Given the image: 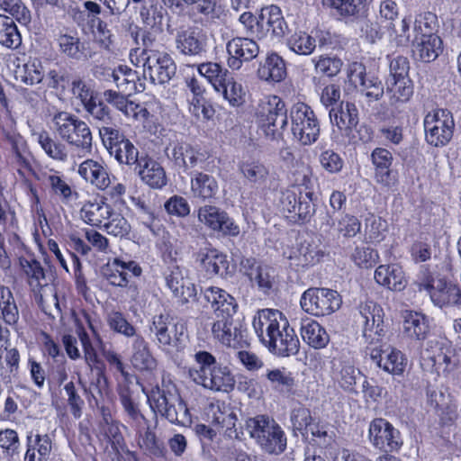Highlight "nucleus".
Segmentation results:
<instances>
[{
    "mask_svg": "<svg viewBox=\"0 0 461 461\" xmlns=\"http://www.w3.org/2000/svg\"><path fill=\"white\" fill-rule=\"evenodd\" d=\"M368 437L375 447L387 455L397 451L402 445L400 431L382 418L370 422Z\"/></svg>",
    "mask_w": 461,
    "mask_h": 461,
    "instance_id": "16",
    "label": "nucleus"
},
{
    "mask_svg": "<svg viewBox=\"0 0 461 461\" xmlns=\"http://www.w3.org/2000/svg\"><path fill=\"white\" fill-rule=\"evenodd\" d=\"M313 193L299 185H294L281 193L280 206L284 212L294 213L299 220L308 221L315 212Z\"/></svg>",
    "mask_w": 461,
    "mask_h": 461,
    "instance_id": "13",
    "label": "nucleus"
},
{
    "mask_svg": "<svg viewBox=\"0 0 461 461\" xmlns=\"http://www.w3.org/2000/svg\"><path fill=\"white\" fill-rule=\"evenodd\" d=\"M315 62V71L318 74L332 77L337 76L343 65L342 60L335 56H320Z\"/></svg>",
    "mask_w": 461,
    "mask_h": 461,
    "instance_id": "63",
    "label": "nucleus"
},
{
    "mask_svg": "<svg viewBox=\"0 0 461 461\" xmlns=\"http://www.w3.org/2000/svg\"><path fill=\"white\" fill-rule=\"evenodd\" d=\"M200 298L197 303H201L203 299L208 303H211L214 311L215 317L231 312H236L238 304L234 297L229 294L226 291L218 287H207L203 294L198 297Z\"/></svg>",
    "mask_w": 461,
    "mask_h": 461,
    "instance_id": "31",
    "label": "nucleus"
},
{
    "mask_svg": "<svg viewBox=\"0 0 461 461\" xmlns=\"http://www.w3.org/2000/svg\"><path fill=\"white\" fill-rule=\"evenodd\" d=\"M109 328L119 334H122L127 338H135L139 336L136 333V329L131 324L125 316L120 312H112L107 315L106 318Z\"/></svg>",
    "mask_w": 461,
    "mask_h": 461,
    "instance_id": "57",
    "label": "nucleus"
},
{
    "mask_svg": "<svg viewBox=\"0 0 461 461\" xmlns=\"http://www.w3.org/2000/svg\"><path fill=\"white\" fill-rule=\"evenodd\" d=\"M451 350L439 348L437 353H425L421 356L420 366L424 371L439 374L446 372L456 365Z\"/></svg>",
    "mask_w": 461,
    "mask_h": 461,
    "instance_id": "35",
    "label": "nucleus"
},
{
    "mask_svg": "<svg viewBox=\"0 0 461 461\" xmlns=\"http://www.w3.org/2000/svg\"><path fill=\"white\" fill-rule=\"evenodd\" d=\"M429 330V321L425 315L411 312L404 316L403 332L410 339L422 340L427 337Z\"/></svg>",
    "mask_w": 461,
    "mask_h": 461,
    "instance_id": "46",
    "label": "nucleus"
},
{
    "mask_svg": "<svg viewBox=\"0 0 461 461\" xmlns=\"http://www.w3.org/2000/svg\"><path fill=\"white\" fill-rule=\"evenodd\" d=\"M372 164L375 167V178L378 184L386 187L397 182V173L391 169L393 161L392 153L384 148H375L371 152Z\"/></svg>",
    "mask_w": 461,
    "mask_h": 461,
    "instance_id": "27",
    "label": "nucleus"
},
{
    "mask_svg": "<svg viewBox=\"0 0 461 461\" xmlns=\"http://www.w3.org/2000/svg\"><path fill=\"white\" fill-rule=\"evenodd\" d=\"M414 93V84L411 79H386L385 94L388 96L389 104L397 107L411 100Z\"/></svg>",
    "mask_w": 461,
    "mask_h": 461,
    "instance_id": "37",
    "label": "nucleus"
},
{
    "mask_svg": "<svg viewBox=\"0 0 461 461\" xmlns=\"http://www.w3.org/2000/svg\"><path fill=\"white\" fill-rule=\"evenodd\" d=\"M148 401L155 413H159L170 423L186 426L191 422L189 410L171 382H163L161 388L152 390Z\"/></svg>",
    "mask_w": 461,
    "mask_h": 461,
    "instance_id": "1",
    "label": "nucleus"
},
{
    "mask_svg": "<svg viewBox=\"0 0 461 461\" xmlns=\"http://www.w3.org/2000/svg\"><path fill=\"white\" fill-rule=\"evenodd\" d=\"M175 45L182 55L202 58L207 51L208 36L199 27L181 26L176 30Z\"/></svg>",
    "mask_w": 461,
    "mask_h": 461,
    "instance_id": "15",
    "label": "nucleus"
},
{
    "mask_svg": "<svg viewBox=\"0 0 461 461\" xmlns=\"http://www.w3.org/2000/svg\"><path fill=\"white\" fill-rule=\"evenodd\" d=\"M194 359L198 369H190L189 375L194 383L213 391L229 392L235 381L227 366L217 364L216 358L207 351H198Z\"/></svg>",
    "mask_w": 461,
    "mask_h": 461,
    "instance_id": "2",
    "label": "nucleus"
},
{
    "mask_svg": "<svg viewBox=\"0 0 461 461\" xmlns=\"http://www.w3.org/2000/svg\"><path fill=\"white\" fill-rule=\"evenodd\" d=\"M84 109L90 117V123L98 130L101 140L120 130L104 100L95 99Z\"/></svg>",
    "mask_w": 461,
    "mask_h": 461,
    "instance_id": "23",
    "label": "nucleus"
},
{
    "mask_svg": "<svg viewBox=\"0 0 461 461\" xmlns=\"http://www.w3.org/2000/svg\"><path fill=\"white\" fill-rule=\"evenodd\" d=\"M258 77L266 81L280 82L286 76V67L284 59L276 53H270L263 65L258 68Z\"/></svg>",
    "mask_w": 461,
    "mask_h": 461,
    "instance_id": "42",
    "label": "nucleus"
},
{
    "mask_svg": "<svg viewBox=\"0 0 461 461\" xmlns=\"http://www.w3.org/2000/svg\"><path fill=\"white\" fill-rule=\"evenodd\" d=\"M120 402L125 413L131 420V425L135 426L136 429L140 431L142 425L148 423V420L140 412L138 404L132 400L128 390H123L120 393Z\"/></svg>",
    "mask_w": 461,
    "mask_h": 461,
    "instance_id": "55",
    "label": "nucleus"
},
{
    "mask_svg": "<svg viewBox=\"0 0 461 461\" xmlns=\"http://www.w3.org/2000/svg\"><path fill=\"white\" fill-rule=\"evenodd\" d=\"M167 12L158 0H149L140 8V17L145 28L163 32V20Z\"/></svg>",
    "mask_w": 461,
    "mask_h": 461,
    "instance_id": "39",
    "label": "nucleus"
},
{
    "mask_svg": "<svg viewBox=\"0 0 461 461\" xmlns=\"http://www.w3.org/2000/svg\"><path fill=\"white\" fill-rule=\"evenodd\" d=\"M51 439L49 435L27 436V450L24 461H48L51 452Z\"/></svg>",
    "mask_w": 461,
    "mask_h": 461,
    "instance_id": "40",
    "label": "nucleus"
},
{
    "mask_svg": "<svg viewBox=\"0 0 461 461\" xmlns=\"http://www.w3.org/2000/svg\"><path fill=\"white\" fill-rule=\"evenodd\" d=\"M133 171L151 188L159 189L167 185V179L163 167L148 154L140 156Z\"/></svg>",
    "mask_w": 461,
    "mask_h": 461,
    "instance_id": "25",
    "label": "nucleus"
},
{
    "mask_svg": "<svg viewBox=\"0 0 461 461\" xmlns=\"http://www.w3.org/2000/svg\"><path fill=\"white\" fill-rule=\"evenodd\" d=\"M287 30V23L278 6L270 5L261 9L259 14L258 39L267 36L281 39L285 35Z\"/></svg>",
    "mask_w": 461,
    "mask_h": 461,
    "instance_id": "22",
    "label": "nucleus"
},
{
    "mask_svg": "<svg viewBox=\"0 0 461 461\" xmlns=\"http://www.w3.org/2000/svg\"><path fill=\"white\" fill-rule=\"evenodd\" d=\"M38 143L44 152L52 159L58 161H66L68 158V149L60 140L53 139L46 131L38 133Z\"/></svg>",
    "mask_w": 461,
    "mask_h": 461,
    "instance_id": "49",
    "label": "nucleus"
},
{
    "mask_svg": "<svg viewBox=\"0 0 461 461\" xmlns=\"http://www.w3.org/2000/svg\"><path fill=\"white\" fill-rule=\"evenodd\" d=\"M59 50L68 59L82 60L86 58L84 43L76 35L60 34L58 39Z\"/></svg>",
    "mask_w": 461,
    "mask_h": 461,
    "instance_id": "48",
    "label": "nucleus"
},
{
    "mask_svg": "<svg viewBox=\"0 0 461 461\" xmlns=\"http://www.w3.org/2000/svg\"><path fill=\"white\" fill-rule=\"evenodd\" d=\"M300 330L303 341L313 348H323L330 341L326 330L314 320L302 319Z\"/></svg>",
    "mask_w": 461,
    "mask_h": 461,
    "instance_id": "36",
    "label": "nucleus"
},
{
    "mask_svg": "<svg viewBox=\"0 0 461 461\" xmlns=\"http://www.w3.org/2000/svg\"><path fill=\"white\" fill-rule=\"evenodd\" d=\"M130 95H125L124 93L112 89L105 90L103 93L104 100L106 104L113 105L126 116H135L137 113L136 110L139 105L132 101L128 100V96Z\"/></svg>",
    "mask_w": 461,
    "mask_h": 461,
    "instance_id": "53",
    "label": "nucleus"
},
{
    "mask_svg": "<svg viewBox=\"0 0 461 461\" xmlns=\"http://www.w3.org/2000/svg\"><path fill=\"white\" fill-rule=\"evenodd\" d=\"M442 51V41L436 34L423 35L414 45L413 53L423 62L435 60Z\"/></svg>",
    "mask_w": 461,
    "mask_h": 461,
    "instance_id": "43",
    "label": "nucleus"
},
{
    "mask_svg": "<svg viewBox=\"0 0 461 461\" xmlns=\"http://www.w3.org/2000/svg\"><path fill=\"white\" fill-rule=\"evenodd\" d=\"M375 279L389 290L400 292L407 285L404 272L398 265H381L375 271Z\"/></svg>",
    "mask_w": 461,
    "mask_h": 461,
    "instance_id": "32",
    "label": "nucleus"
},
{
    "mask_svg": "<svg viewBox=\"0 0 461 461\" xmlns=\"http://www.w3.org/2000/svg\"><path fill=\"white\" fill-rule=\"evenodd\" d=\"M209 410L212 413V423L225 429L228 436L231 437L232 433L236 432L237 421V416L233 410L224 402L211 403Z\"/></svg>",
    "mask_w": 461,
    "mask_h": 461,
    "instance_id": "44",
    "label": "nucleus"
},
{
    "mask_svg": "<svg viewBox=\"0 0 461 461\" xmlns=\"http://www.w3.org/2000/svg\"><path fill=\"white\" fill-rule=\"evenodd\" d=\"M454 128L453 115L447 110L438 109L424 118L426 140L434 147L447 145L453 137Z\"/></svg>",
    "mask_w": 461,
    "mask_h": 461,
    "instance_id": "11",
    "label": "nucleus"
},
{
    "mask_svg": "<svg viewBox=\"0 0 461 461\" xmlns=\"http://www.w3.org/2000/svg\"><path fill=\"white\" fill-rule=\"evenodd\" d=\"M0 43L9 49H17L22 37L13 18L0 14Z\"/></svg>",
    "mask_w": 461,
    "mask_h": 461,
    "instance_id": "51",
    "label": "nucleus"
},
{
    "mask_svg": "<svg viewBox=\"0 0 461 461\" xmlns=\"http://www.w3.org/2000/svg\"><path fill=\"white\" fill-rule=\"evenodd\" d=\"M419 290L427 291L433 303L439 307L461 304V290L452 282L439 278L434 285V279L429 273H425L418 284Z\"/></svg>",
    "mask_w": 461,
    "mask_h": 461,
    "instance_id": "14",
    "label": "nucleus"
},
{
    "mask_svg": "<svg viewBox=\"0 0 461 461\" xmlns=\"http://www.w3.org/2000/svg\"><path fill=\"white\" fill-rule=\"evenodd\" d=\"M245 428L267 453L279 455L285 450V434L274 419L267 415H257L246 420Z\"/></svg>",
    "mask_w": 461,
    "mask_h": 461,
    "instance_id": "4",
    "label": "nucleus"
},
{
    "mask_svg": "<svg viewBox=\"0 0 461 461\" xmlns=\"http://www.w3.org/2000/svg\"><path fill=\"white\" fill-rule=\"evenodd\" d=\"M257 118L260 129L270 140L283 139L288 126L287 108L277 95H269L260 101Z\"/></svg>",
    "mask_w": 461,
    "mask_h": 461,
    "instance_id": "5",
    "label": "nucleus"
},
{
    "mask_svg": "<svg viewBox=\"0 0 461 461\" xmlns=\"http://www.w3.org/2000/svg\"><path fill=\"white\" fill-rule=\"evenodd\" d=\"M79 175L87 182L99 189H106L110 185V178L106 170L96 161L86 159L78 168Z\"/></svg>",
    "mask_w": 461,
    "mask_h": 461,
    "instance_id": "41",
    "label": "nucleus"
},
{
    "mask_svg": "<svg viewBox=\"0 0 461 461\" xmlns=\"http://www.w3.org/2000/svg\"><path fill=\"white\" fill-rule=\"evenodd\" d=\"M102 142L110 156L113 157L119 164L135 168L141 155L138 148L120 130L115 131L113 135L103 138Z\"/></svg>",
    "mask_w": 461,
    "mask_h": 461,
    "instance_id": "17",
    "label": "nucleus"
},
{
    "mask_svg": "<svg viewBox=\"0 0 461 461\" xmlns=\"http://www.w3.org/2000/svg\"><path fill=\"white\" fill-rule=\"evenodd\" d=\"M226 50L229 54L228 67L233 70L240 69L243 62L254 59L259 53L258 44L247 37L231 39L227 42Z\"/></svg>",
    "mask_w": 461,
    "mask_h": 461,
    "instance_id": "19",
    "label": "nucleus"
},
{
    "mask_svg": "<svg viewBox=\"0 0 461 461\" xmlns=\"http://www.w3.org/2000/svg\"><path fill=\"white\" fill-rule=\"evenodd\" d=\"M362 318V338L367 345L376 346L386 334L383 308L373 301H366L359 305Z\"/></svg>",
    "mask_w": 461,
    "mask_h": 461,
    "instance_id": "12",
    "label": "nucleus"
},
{
    "mask_svg": "<svg viewBox=\"0 0 461 461\" xmlns=\"http://www.w3.org/2000/svg\"><path fill=\"white\" fill-rule=\"evenodd\" d=\"M20 265L26 275L28 285L34 294L36 301L41 303L43 300L41 292L49 284V277L43 267L34 258H20Z\"/></svg>",
    "mask_w": 461,
    "mask_h": 461,
    "instance_id": "30",
    "label": "nucleus"
},
{
    "mask_svg": "<svg viewBox=\"0 0 461 461\" xmlns=\"http://www.w3.org/2000/svg\"><path fill=\"white\" fill-rule=\"evenodd\" d=\"M198 219L204 225L213 230H218L225 235L237 236L240 228L220 208L212 205H204L198 210Z\"/></svg>",
    "mask_w": 461,
    "mask_h": 461,
    "instance_id": "24",
    "label": "nucleus"
},
{
    "mask_svg": "<svg viewBox=\"0 0 461 461\" xmlns=\"http://www.w3.org/2000/svg\"><path fill=\"white\" fill-rule=\"evenodd\" d=\"M290 420L294 430L300 431L302 435L306 434L312 425L311 411L303 405L294 407L291 411Z\"/></svg>",
    "mask_w": 461,
    "mask_h": 461,
    "instance_id": "59",
    "label": "nucleus"
},
{
    "mask_svg": "<svg viewBox=\"0 0 461 461\" xmlns=\"http://www.w3.org/2000/svg\"><path fill=\"white\" fill-rule=\"evenodd\" d=\"M286 45L293 52L308 56L316 48V39L305 32L296 31L287 38Z\"/></svg>",
    "mask_w": 461,
    "mask_h": 461,
    "instance_id": "50",
    "label": "nucleus"
},
{
    "mask_svg": "<svg viewBox=\"0 0 461 461\" xmlns=\"http://www.w3.org/2000/svg\"><path fill=\"white\" fill-rule=\"evenodd\" d=\"M0 312L4 321L10 326L17 324L19 309L9 287L0 285Z\"/></svg>",
    "mask_w": 461,
    "mask_h": 461,
    "instance_id": "47",
    "label": "nucleus"
},
{
    "mask_svg": "<svg viewBox=\"0 0 461 461\" xmlns=\"http://www.w3.org/2000/svg\"><path fill=\"white\" fill-rule=\"evenodd\" d=\"M165 152L176 167L185 170L196 167L203 160V154L187 142H172L166 148Z\"/></svg>",
    "mask_w": 461,
    "mask_h": 461,
    "instance_id": "26",
    "label": "nucleus"
},
{
    "mask_svg": "<svg viewBox=\"0 0 461 461\" xmlns=\"http://www.w3.org/2000/svg\"><path fill=\"white\" fill-rule=\"evenodd\" d=\"M216 317L212 326V332L221 343L234 348L249 346L248 330L244 319L236 312Z\"/></svg>",
    "mask_w": 461,
    "mask_h": 461,
    "instance_id": "6",
    "label": "nucleus"
},
{
    "mask_svg": "<svg viewBox=\"0 0 461 461\" xmlns=\"http://www.w3.org/2000/svg\"><path fill=\"white\" fill-rule=\"evenodd\" d=\"M142 62L143 77L153 84H166L175 76L176 66L172 57L158 50H142L139 57Z\"/></svg>",
    "mask_w": 461,
    "mask_h": 461,
    "instance_id": "9",
    "label": "nucleus"
},
{
    "mask_svg": "<svg viewBox=\"0 0 461 461\" xmlns=\"http://www.w3.org/2000/svg\"><path fill=\"white\" fill-rule=\"evenodd\" d=\"M131 362L132 366L140 371L153 370L157 366L156 359L152 357L149 344L141 336H136L131 345Z\"/></svg>",
    "mask_w": 461,
    "mask_h": 461,
    "instance_id": "38",
    "label": "nucleus"
},
{
    "mask_svg": "<svg viewBox=\"0 0 461 461\" xmlns=\"http://www.w3.org/2000/svg\"><path fill=\"white\" fill-rule=\"evenodd\" d=\"M286 325L284 314L274 309H261L254 316L252 326L259 340L265 346L279 327Z\"/></svg>",
    "mask_w": 461,
    "mask_h": 461,
    "instance_id": "21",
    "label": "nucleus"
},
{
    "mask_svg": "<svg viewBox=\"0 0 461 461\" xmlns=\"http://www.w3.org/2000/svg\"><path fill=\"white\" fill-rule=\"evenodd\" d=\"M410 23L411 20L403 18L395 21L394 25L386 28L389 37L399 46H405L410 41Z\"/></svg>",
    "mask_w": 461,
    "mask_h": 461,
    "instance_id": "64",
    "label": "nucleus"
},
{
    "mask_svg": "<svg viewBox=\"0 0 461 461\" xmlns=\"http://www.w3.org/2000/svg\"><path fill=\"white\" fill-rule=\"evenodd\" d=\"M292 133L301 144L311 145L320 135V122L313 110L304 103L294 104L290 110Z\"/></svg>",
    "mask_w": 461,
    "mask_h": 461,
    "instance_id": "8",
    "label": "nucleus"
},
{
    "mask_svg": "<svg viewBox=\"0 0 461 461\" xmlns=\"http://www.w3.org/2000/svg\"><path fill=\"white\" fill-rule=\"evenodd\" d=\"M384 357V360L381 366L383 370L394 375L403 373L406 366V358L401 351L392 348L390 352L386 351Z\"/></svg>",
    "mask_w": 461,
    "mask_h": 461,
    "instance_id": "58",
    "label": "nucleus"
},
{
    "mask_svg": "<svg viewBox=\"0 0 461 461\" xmlns=\"http://www.w3.org/2000/svg\"><path fill=\"white\" fill-rule=\"evenodd\" d=\"M165 279L167 287L181 305L199 301L196 287L187 277L185 269L178 266H173L165 274Z\"/></svg>",
    "mask_w": 461,
    "mask_h": 461,
    "instance_id": "18",
    "label": "nucleus"
},
{
    "mask_svg": "<svg viewBox=\"0 0 461 461\" xmlns=\"http://www.w3.org/2000/svg\"><path fill=\"white\" fill-rule=\"evenodd\" d=\"M202 267L209 276H226L229 269L227 256L215 249L201 251L198 255Z\"/></svg>",
    "mask_w": 461,
    "mask_h": 461,
    "instance_id": "33",
    "label": "nucleus"
},
{
    "mask_svg": "<svg viewBox=\"0 0 461 461\" xmlns=\"http://www.w3.org/2000/svg\"><path fill=\"white\" fill-rule=\"evenodd\" d=\"M359 86L360 93L369 101H379L385 93L382 80L375 76L369 75Z\"/></svg>",
    "mask_w": 461,
    "mask_h": 461,
    "instance_id": "61",
    "label": "nucleus"
},
{
    "mask_svg": "<svg viewBox=\"0 0 461 461\" xmlns=\"http://www.w3.org/2000/svg\"><path fill=\"white\" fill-rule=\"evenodd\" d=\"M329 115L332 125L346 135L357 129L359 122L358 110L355 104L349 102H340L336 107L330 108Z\"/></svg>",
    "mask_w": 461,
    "mask_h": 461,
    "instance_id": "28",
    "label": "nucleus"
},
{
    "mask_svg": "<svg viewBox=\"0 0 461 461\" xmlns=\"http://www.w3.org/2000/svg\"><path fill=\"white\" fill-rule=\"evenodd\" d=\"M240 168L244 177L254 185H263L269 174L267 167L258 161L242 163Z\"/></svg>",
    "mask_w": 461,
    "mask_h": 461,
    "instance_id": "56",
    "label": "nucleus"
},
{
    "mask_svg": "<svg viewBox=\"0 0 461 461\" xmlns=\"http://www.w3.org/2000/svg\"><path fill=\"white\" fill-rule=\"evenodd\" d=\"M265 377L272 390L282 396L290 398L297 394L295 377L286 368H268L266 370Z\"/></svg>",
    "mask_w": 461,
    "mask_h": 461,
    "instance_id": "29",
    "label": "nucleus"
},
{
    "mask_svg": "<svg viewBox=\"0 0 461 461\" xmlns=\"http://www.w3.org/2000/svg\"><path fill=\"white\" fill-rule=\"evenodd\" d=\"M266 347L277 357H290L298 353L300 341L294 330L286 320V325L277 329V331L267 340Z\"/></svg>",
    "mask_w": 461,
    "mask_h": 461,
    "instance_id": "20",
    "label": "nucleus"
},
{
    "mask_svg": "<svg viewBox=\"0 0 461 461\" xmlns=\"http://www.w3.org/2000/svg\"><path fill=\"white\" fill-rule=\"evenodd\" d=\"M53 128L61 140L86 156L93 147V135L89 125L78 116L65 111L54 113Z\"/></svg>",
    "mask_w": 461,
    "mask_h": 461,
    "instance_id": "3",
    "label": "nucleus"
},
{
    "mask_svg": "<svg viewBox=\"0 0 461 461\" xmlns=\"http://www.w3.org/2000/svg\"><path fill=\"white\" fill-rule=\"evenodd\" d=\"M0 8L23 24L31 22V12L22 0H0Z\"/></svg>",
    "mask_w": 461,
    "mask_h": 461,
    "instance_id": "60",
    "label": "nucleus"
},
{
    "mask_svg": "<svg viewBox=\"0 0 461 461\" xmlns=\"http://www.w3.org/2000/svg\"><path fill=\"white\" fill-rule=\"evenodd\" d=\"M112 207L104 202H87L81 210L80 216L86 223L92 226H100L104 220L113 216Z\"/></svg>",
    "mask_w": 461,
    "mask_h": 461,
    "instance_id": "45",
    "label": "nucleus"
},
{
    "mask_svg": "<svg viewBox=\"0 0 461 461\" xmlns=\"http://www.w3.org/2000/svg\"><path fill=\"white\" fill-rule=\"evenodd\" d=\"M219 191L218 182L212 175L194 171L191 176V193L194 198L209 200Z\"/></svg>",
    "mask_w": 461,
    "mask_h": 461,
    "instance_id": "34",
    "label": "nucleus"
},
{
    "mask_svg": "<svg viewBox=\"0 0 461 461\" xmlns=\"http://www.w3.org/2000/svg\"><path fill=\"white\" fill-rule=\"evenodd\" d=\"M15 73L17 79L29 86L42 82L45 75L41 61L36 59L18 68Z\"/></svg>",
    "mask_w": 461,
    "mask_h": 461,
    "instance_id": "54",
    "label": "nucleus"
},
{
    "mask_svg": "<svg viewBox=\"0 0 461 461\" xmlns=\"http://www.w3.org/2000/svg\"><path fill=\"white\" fill-rule=\"evenodd\" d=\"M197 70L201 76L204 77L213 86L217 92H220V86L230 76L227 68L215 62L200 64Z\"/></svg>",
    "mask_w": 461,
    "mask_h": 461,
    "instance_id": "52",
    "label": "nucleus"
},
{
    "mask_svg": "<svg viewBox=\"0 0 461 461\" xmlns=\"http://www.w3.org/2000/svg\"><path fill=\"white\" fill-rule=\"evenodd\" d=\"M249 280L257 284L261 292L268 294L275 282L274 269L267 265H258Z\"/></svg>",
    "mask_w": 461,
    "mask_h": 461,
    "instance_id": "62",
    "label": "nucleus"
},
{
    "mask_svg": "<svg viewBox=\"0 0 461 461\" xmlns=\"http://www.w3.org/2000/svg\"><path fill=\"white\" fill-rule=\"evenodd\" d=\"M341 303V296L337 291L324 287H311L303 293L300 299L302 309L315 317L332 314Z\"/></svg>",
    "mask_w": 461,
    "mask_h": 461,
    "instance_id": "7",
    "label": "nucleus"
},
{
    "mask_svg": "<svg viewBox=\"0 0 461 461\" xmlns=\"http://www.w3.org/2000/svg\"><path fill=\"white\" fill-rule=\"evenodd\" d=\"M150 332L156 338L158 347L167 354L180 351L185 344V328L178 325L167 315H158L153 318L149 327Z\"/></svg>",
    "mask_w": 461,
    "mask_h": 461,
    "instance_id": "10",
    "label": "nucleus"
}]
</instances>
